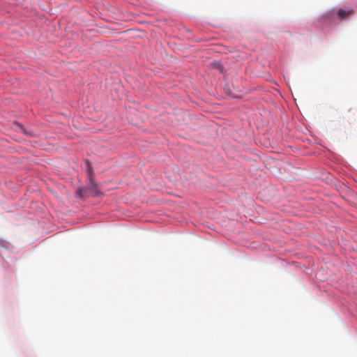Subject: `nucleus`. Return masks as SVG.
Listing matches in <instances>:
<instances>
[{"label":"nucleus","mask_w":357,"mask_h":357,"mask_svg":"<svg viewBox=\"0 0 357 357\" xmlns=\"http://www.w3.org/2000/svg\"><path fill=\"white\" fill-rule=\"evenodd\" d=\"M213 66L217 68H218V69L222 70V66H221L220 63H219V62L213 63Z\"/></svg>","instance_id":"7ed1b4c3"},{"label":"nucleus","mask_w":357,"mask_h":357,"mask_svg":"<svg viewBox=\"0 0 357 357\" xmlns=\"http://www.w3.org/2000/svg\"><path fill=\"white\" fill-rule=\"evenodd\" d=\"M335 16V14L333 11H331L328 13H326L324 16H323V19H333Z\"/></svg>","instance_id":"f03ea898"},{"label":"nucleus","mask_w":357,"mask_h":357,"mask_svg":"<svg viewBox=\"0 0 357 357\" xmlns=\"http://www.w3.org/2000/svg\"><path fill=\"white\" fill-rule=\"evenodd\" d=\"M354 13L355 11L354 9L349 8L345 10L344 8H339L336 12V15L339 20H343L350 17L351 15L354 14Z\"/></svg>","instance_id":"f257e3e1"},{"label":"nucleus","mask_w":357,"mask_h":357,"mask_svg":"<svg viewBox=\"0 0 357 357\" xmlns=\"http://www.w3.org/2000/svg\"><path fill=\"white\" fill-rule=\"evenodd\" d=\"M91 187L92 188H93V189L96 190V193H98V191L96 190L97 187H96V184H94V183L91 184Z\"/></svg>","instance_id":"20e7f679"}]
</instances>
